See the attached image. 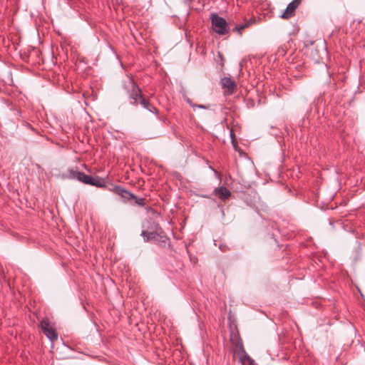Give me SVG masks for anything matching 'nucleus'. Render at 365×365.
Listing matches in <instances>:
<instances>
[{"label":"nucleus","mask_w":365,"mask_h":365,"mask_svg":"<svg viewBox=\"0 0 365 365\" xmlns=\"http://www.w3.org/2000/svg\"><path fill=\"white\" fill-rule=\"evenodd\" d=\"M213 31L219 35H225L229 32V28L225 19L213 14L210 16Z\"/></svg>","instance_id":"nucleus-1"},{"label":"nucleus","mask_w":365,"mask_h":365,"mask_svg":"<svg viewBox=\"0 0 365 365\" xmlns=\"http://www.w3.org/2000/svg\"><path fill=\"white\" fill-rule=\"evenodd\" d=\"M78 175V181L84 184L96 186L97 187H105L106 186V182L104 178L98 176L92 177L91 175H86L84 173H81V174Z\"/></svg>","instance_id":"nucleus-2"},{"label":"nucleus","mask_w":365,"mask_h":365,"mask_svg":"<svg viewBox=\"0 0 365 365\" xmlns=\"http://www.w3.org/2000/svg\"><path fill=\"white\" fill-rule=\"evenodd\" d=\"M128 86H130V91H128L130 98L133 100L130 102L132 105L137 106L138 104V100L140 99L141 91L139 87L133 82L132 79L128 81Z\"/></svg>","instance_id":"nucleus-3"},{"label":"nucleus","mask_w":365,"mask_h":365,"mask_svg":"<svg viewBox=\"0 0 365 365\" xmlns=\"http://www.w3.org/2000/svg\"><path fill=\"white\" fill-rule=\"evenodd\" d=\"M236 354L242 365H254V360L247 354L242 343L237 346Z\"/></svg>","instance_id":"nucleus-4"},{"label":"nucleus","mask_w":365,"mask_h":365,"mask_svg":"<svg viewBox=\"0 0 365 365\" xmlns=\"http://www.w3.org/2000/svg\"><path fill=\"white\" fill-rule=\"evenodd\" d=\"M41 330L43 333L51 340L55 341L58 338V335L56 331L50 326L49 323L46 320H42L40 323Z\"/></svg>","instance_id":"nucleus-5"},{"label":"nucleus","mask_w":365,"mask_h":365,"mask_svg":"<svg viewBox=\"0 0 365 365\" xmlns=\"http://www.w3.org/2000/svg\"><path fill=\"white\" fill-rule=\"evenodd\" d=\"M302 0H293L292 2H290L284 11L281 14L280 17L282 19H288L293 16L295 13V10L297 9V7L301 4Z\"/></svg>","instance_id":"nucleus-6"},{"label":"nucleus","mask_w":365,"mask_h":365,"mask_svg":"<svg viewBox=\"0 0 365 365\" xmlns=\"http://www.w3.org/2000/svg\"><path fill=\"white\" fill-rule=\"evenodd\" d=\"M221 84L222 88L224 89L225 93L227 95L232 94L237 88L235 82L228 77L222 78L221 79Z\"/></svg>","instance_id":"nucleus-7"},{"label":"nucleus","mask_w":365,"mask_h":365,"mask_svg":"<svg viewBox=\"0 0 365 365\" xmlns=\"http://www.w3.org/2000/svg\"><path fill=\"white\" fill-rule=\"evenodd\" d=\"M214 193L222 200H225L231 196L230 191L223 186L216 187L214 190Z\"/></svg>","instance_id":"nucleus-8"},{"label":"nucleus","mask_w":365,"mask_h":365,"mask_svg":"<svg viewBox=\"0 0 365 365\" xmlns=\"http://www.w3.org/2000/svg\"><path fill=\"white\" fill-rule=\"evenodd\" d=\"M113 192L126 200H130L131 197H134V195L133 193L128 192L123 187L118 185H116L113 187Z\"/></svg>","instance_id":"nucleus-9"},{"label":"nucleus","mask_w":365,"mask_h":365,"mask_svg":"<svg viewBox=\"0 0 365 365\" xmlns=\"http://www.w3.org/2000/svg\"><path fill=\"white\" fill-rule=\"evenodd\" d=\"M138 103L142 105L143 108L149 110L150 113H155L156 115L158 114V110L154 107L148 100L145 99L143 96H140V99L139 100Z\"/></svg>","instance_id":"nucleus-10"},{"label":"nucleus","mask_w":365,"mask_h":365,"mask_svg":"<svg viewBox=\"0 0 365 365\" xmlns=\"http://www.w3.org/2000/svg\"><path fill=\"white\" fill-rule=\"evenodd\" d=\"M82 172L78 171L76 170L70 169L67 171L66 173L63 174V178L67 179H76L79 180V175L81 174Z\"/></svg>","instance_id":"nucleus-11"},{"label":"nucleus","mask_w":365,"mask_h":365,"mask_svg":"<svg viewBox=\"0 0 365 365\" xmlns=\"http://www.w3.org/2000/svg\"><path fill=\"white\" fill-rule=\"evenodd\" d=\"M140 235L143 237L144 241L147 242L151 240H155L158 235L155 232H147L143 230Z\"/></svg>","instance_id":"nucleus-12"},{"label":"nucleus","mask_w":365,"mask_h":365,"mask_svg":"<svg viewBox=\"0 0 365 365\" xmlns=\"http://www.w3.org/2000/svg\"><path fill=\"white\" fill-rule=\"evenodd\" d=\"M249 26H250V23H245V24L236 26L233 29V31H237L239 34H241L242 31L244 30L245 28L248 27Z\"/></svg>","instance_id":"nucleus-13"},{"label":"nucleus","mask_w":365,"mask_h":365,"mask_svg":"<svg viewBox=\"0 0 365 365\" xmlns=\"http://www.w3.org/2000/svg\"><path fill=\"white\" fill-rule=\"evenodd\" d=\"M249 26H250V23H245V24L236 26L233 29V31H237L239 34H241L242 31L244 30L245 28L248 27Z\"/></svg>","instance_id":"nucleus-14"},{"label":"nucleus","mask_w":365,"mask_h":365,"mask_svg":"<svg viewBox=\"0 0 365 365\" xmlns=\"http://www.w3.org/2000/svg\"><path fill=\"white\" fill-rule=\"evenodd\" d=\"M131 199L134 200H135V203L136 205H140V206H144V205H145V198H139V197H138L137 196H135V195H134V197H131Z\"/></svg>","instance_id":"nucleus-15"},{"label":"nucleus","mask_w":365,"mask_h":365,"mask_svg":"<svg viewBox=\"0 0 365 365\" xmlns=\"http://www.w3.org/2000/svg\"><path fill=\"white\" fill-rule=\"evenodd\" d=\"M191 107H192L193 109H195V108H204V109H205V108H206V106H204V105H197V104H195V105H191Z\"/></svg>","instance_id":"nucleus-16"},{"label":"nucleus","mask_w":365,"mask_h":365,"mask_svg":"<svg viewBox=\"0 0 365 365\" xmlns=\"http://www.w3.org/2000/svg\"><path fill=\"white\" fill-rule=\"evenodd\" d=\"M230 138H232V140L233 141L234 138H235V134H234V131L232 129L230 130Z\"/></svg>","instance_id":"nucleus-17"},{"label":"nucleus","mask_w":365,"mask_h":365,"mask_svg":"<svg viewBox=\"0 0 365 365\" xmlns=\"http://www.w3.org/2000/svg\"><path fill=\"white\" fill-rule=\"evenodd\" d=\"M255 19H250L247 23H250V25L252 24L254 22H255Z\"/></svg>","instance_id":"nucleus-18"},{"label":"nucleus","mask_w":365,"mask_h":365,"mask_svg":"<svg viewBox=\"0 0 365 365\" xmlns=\"http://www.w3.org/2000/svg\"><path fill=\"white\" fill-rule=\"evenodd\" d=\"M187 102L189 103V105L191 106V105H194L193 103H192L190 99H187Z\"/></svg>","instance_id":"nucleus-19"}]
</instances>
